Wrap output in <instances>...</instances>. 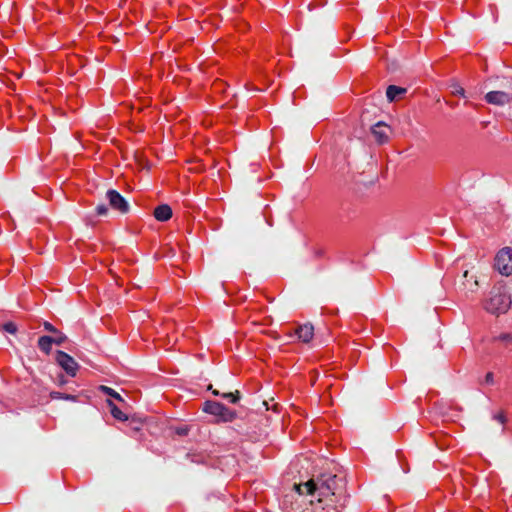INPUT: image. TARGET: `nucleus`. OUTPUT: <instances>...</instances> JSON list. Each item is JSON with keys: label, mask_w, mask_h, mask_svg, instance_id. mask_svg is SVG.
I'll list each match as a JSON object with an SVG mask.
<instances>
[{"label": "nucleus", "mask_w": 512, "mask_h": 512, "mask_svg": "<svg viewBox=\"0 0 512 512\" xmlns=\"http://www.w3.org/2000/svg\"><path fill=\"white\" fill-rule=\"evenodd\" d=\"M203 411L214 415L223 422H230L235 418V413L225 407L223 404L215 401H206L203 406Z\"/></svg>", "instance_id": "nucleus-4"}, {"label": "nucleus", "mask_w": 512, "mask_h": 512, "mask_svg": "<svg viewBox=\"0 0 512 512\" xmlns=\"http://www.w3.org/2000/svg\"><path fill=\"white\" fill-rule=\"evenodd\" d=\"M494 268L503 276L512 275V248L504 247L495 256Z\"/></svg>", "instance_id": "nucleus-3"}, {"label": "nucleus", "mask_w": 512, "mask_h": 512, "mask_svg": "<svg viewBox=\"0 0 512 512\" xmlns=\"http://www.w3.org/2000/svg\"><path fill=\"white\" fill-rule=\"evenodd\" d=\"M512 304L511 295L506 286L502 283L495 284L489 292L488 298L484 302V308L487 312L495 315L506 313Z\"/></svg>", "instance_id": "nucleus-2"}, {"label": "nucleus", "mask_w": 512, "mask_h": 512, "mask_svg": "<svg viewBox=\"0 0 512 512\" xmlns=\"http://www.w3.org/2000/svg\"><path fill=\"white\" fill-rule=\"evenodd\" d=\"M55 360L57 364L71 377H75L79 369L78 363L69 354L57 351Z\"/></svg>", "instance_id": "nucleus-5"}, {"label": "nucleus", "mask_w": 512, "mask_h": 512, "mask_svg": "<svg viewBox=\"0 0 512 512\" xmlns=\"http://www.w3.org/2000/svg\"><path fill=\"white\" fill-rule=\"evenodd\" d=\"M51 399H64L69 401H76V396L70 394H64L61 392L53 391L50 393Z\"/></svg>", "instance_id": "nucleus-16"}, {"label": "nucleus", "mask_w": 512, "mask_h": 512, "mask_svg": "<svg viewBox=\"0 0 512 512\" xmlns=\"http://www.w3.org/2000/svg\"><path fill=\"white\" fill-rule=\"evenodd\" d=\"M485 100L492 105L504 106L512 101V95L504 91H491L485 95Z\"/></svg>", "instance_id": "nucleus-7"}, {"label": "nucleus", "mask_w": 512, "mask_h": 512, "mask_svg": "<svg viewBox=\"0 0 512 512\" xmlns=\"http://www.w3.org/2000/svg\"><path fill=\"white\" fill-rule=\"evenodd\" d=\"M177 433L179 435H186L188 433V429L186 427H181L177 429Z\"/></svg>", "instance_id": "nucleus-25"}, {"label": "nucleus", "mask_w": 512, "mask_h": 512, "mask_svg": "<svg viewBox=\"0 0 512 512\" xmlns=\"http://www.w3.org/2000/svg\"><path fill=\"white\" fill-rule=\"evenodd\" d=\"M463 277L466 279V282L463 283L465 288L472 293L476 292L479 287L477 277L469 275L468 270L464 271Z\"/></svg>", "instance_id": "nucleus-11"}, {"label": "nucleus", "mask_w": 512, "mask_h": 512, "mask_svg": "<svg viewBox=\"0 0 512 512\" xmlns=\"http://www.w3.org/2000/svg\"><path fill=\"white\" fill-rule=\"evenodd\" d=\"M294 335H296L300 341L308 343L314 336V327L311 324L299 325L295 329Z\"/></svg>", "instance_id": "nucleus-9"}, {"label": "nucleus", "mask_w": 512, "mask_h": 512, "mask_svg": "<svg viewBox=\"0 0 512 512\" xmlns=\"http://www.w3.org/2000/svg\"><path fill=\"white\" fill-rule=\"evenodd\" d=\"M225 398H229L232 403H235L238 398L234 396L232 393H227L223 395Z\"/></svg>", "instance_id": "nucleus-24"}, {"label": "nucleus", "mask_w": 512, "mask_h": 512, "mask_svg": "<svg viewBox=\"0 0 512 512\" xmlns=\"http://www.w3.org/2000/svg\"><path fill=\"white\" fill-rule=\"evenodd\" d=\"M2 329L10 334H16V332L18 331L16 324L13 322H7L3 324Z\"/></svg>", "instance_id": "nucleus-17"}, {"label": "nucleus", "mask_w": 512, "mask_h": 512, "mask_svg": "<svg viewBox=\"0 0 512 512\" xmlns=\"http://www.w3.org/2000/svg\"><path fill=\"white\" fill-rule=\"evenodd\" d=\"M486 382L492 383L493 382V374L491 372L486 374Z\"/></svg>", "instance_id": "nucleus-26"}, {"label": "nucleus", "mask_w": 512, "mask_h": 512, "mask_svg": "<svg viewBox=\"0 0 512 512\" xmlns=\"http://www.w3.org/2000/svg\"><path fill=\"white\" fill-rule=\"evenodd\" d=\"M492 418L502 425H505V423L507 422L506 415L502 411L495 413Z\"/></svg>", "instance_id": "nucleus-20"}, {"label": "nucleus", "mask_w": 512, "mask_h": 512, "mask_svg": "<svg viewBox=\"0 0 512 512\" xmlns=\"http://www.w3.org/2000/svg\"><path fill=\"white\" fill-rule=\"evenodd\" d=\"M405 93H406V89L405 88H402V87H399V86H395V85H390L387 88L386 96H387V99L390 102H393V101H395L396 99H398L401 95H403Z\"/></svg>", "instance_id": "nucleus-12"}, {"label": "nucleus", "mask_w": 512, "mask_h": 512, "mask_svg": "<svg viewBox=\"0 0 512 512\" xmlns=\"http://www.w3.org/2000/svg\"><path fill=\"white\" fill-rule=\"evenodd\" d=\"M452 94L455 95V96L464 97L465 96V90L460 85L455 84V85L452 86Z\"/></svg>", "instance_id": "nucleus-19"}, {"label": "nucleus", "mask_w": 512, "mask_h": 512, "mask_svg": "<svg viewBox=\"0 0 512 512\" xmlns=\"http://www.w3.org/2000/svg\"><path fill=\"white\" fill-rule=\"evenodd\" d=\"M498 339L505 343H512V334H502L498 337Z\"/></svg>", "instance_id": "nucleus-23"}, {"label": "nucleus", "mask_w": 512, "mask_h": 512, "mask_svg": "<svg viewBox=\"0 0 512 512\" xmlns=\"http://www.w3.org/2000/svg\"><path fill=\"white\" fill-rule=\"evenodd\" d=\"M96 212H97V215L99 216H104L107 214L108 212V208L104 205V204H99L97 207H96Z\"/></svg>", "instance_id": "nucleus-21"}, {"label": "nucleus", "mask_w": 512, "mask_h": 512, "mask_svg": "<svg viewBox=\"0 0 512 512\" xmlns=\"http://www.w3.org/2000/svg\"><path fill=\"white\" fill-rule=\"evenodd\" d=\"M106 198L112 209L120 213H126L129 210L127 201L116 190L110 189L106 193Z\"/></svg>", "instance_id": "nucleus-6"}, {"label": "nucleus", "mask_w": 512, "mask_h": 512, "mask_svg": "<svg viewBox=\"0 0 512 512\" xmlns=\"http://www.w3.org/2000/svg\"><path fill=\"white\" fill-rule=\"evenodd\" d=\"M65 382H66V381H65V380H63V379H61V380H60V384H64Z\"/></svg>", "instance_id": "nucleus-27"}, {"label": "nucleus", "mask_w": 512, "mask_h": 512, "mask_svg": "<svg viewBox=\"0 0 512 512\" xmlns=\"http://www.w3.org/2000/svg\"><path fill=\"white\" fill-rule=\"evenodd\" d=\"M389 131L390 128L383 122H378L372 127V134L375 140L382 144L388 141L389 139Z\"/></svg>", "instance_id": "nucleus-8"}, {"label": "nucleus", "mask_w": 512, "mask_h": 512, "mask_svg": "<svg viewBox=\"0 0 512 512\" xmlns=\"http://www.w3.org/2000/svg\"><path fill=\"white\" fill-rule=\"evenodd\" d=\"M107 405L110 408L111 415L119 420V421H126L128 419L127 415L122 412L113 402L112 400H107Z\"/></svg>", "instance_id": "nucleus-14"}, {"label": "nucleus", "mask_w": 512, "mask_h": 512, "mask_svg": "<svg viewBox=\"0 0 512 512\" xmlns=\"http://www.w3.org/2000/svg\"><path fill=\"white\" fill-rule=\"evenodd\" d=\"M54 344L52 337L50 336H41L38 339V347L45 354H50L52 350V345Z\"/></svg>", "instance_id": "nucleus-13"}, {"label": "nucleus", "mask_w": 512, "mask_h": 512, "mask_svg": "<svg viewBox=\"0 0 512 512\" xmlns=\"http://www.w3.org/2000/svg\"><path fill=\"white\" fill-rule=\"evenodd\" d=\"M294 489L283 500L287 512H307L308 508L300 509L306 496L311 497V512H341L348 498L345 478L331 473H324L316 479L294 485Z\"/></svg>", "instance_id": "nucleus-1"}, {"label": "nucleus", "mask_w": 512, "mask_h": 512, "mask_svg": "<svg viewBox=\"0 0 512 512\" xmlns=\"http://www.w3.org/2000/svg\"><path fill=\"white\" fill-rule=\"evenodd\" d=\"M99 390L118 401H123V398L121 397V395L118 392H116L114 389H112L108 386L101 385L99 387Z\"/></svg>", "instance_id": "nucleus-15"}, {"label": "nucleus", "mask_w": 512, "mask_h": 512, "mask_svg": "<svg viewBox=\"0 0 512 512\" xmlns=\"http://www.w3.org/2000/svg\"><path fill=\"white\" fill-rule=\"evenodd\" d=\"M43 326H44V329L46 331H48V332H51V333H54V334L55 333H59V330L56 327H54L51 323H49L47 321L43 323Z\"/></svg>", "instance_id": "nucleus-22"}, {"label": "nucleus", "mask_w": 512, "mask_h": 512, "mask_svg": "<svg viewBox=\"0 0 512 512\" xmlns=\"http://www.w3.org/2000/svg\"><path fill=\"white\" fill-rule=\"evenodd\" d=\"M52 340L54 344L61 345L67 340V337L59 331V333H55V337H52Z\"/></svg>", "instance_id": "nucleus-18"}, {"label": "nucleus", "mask_w": 512, "mask_h": 512, "mask_svg": "<svg viewBox=\"0 0 512 512\" xmlns=\"http://www.w3.org/2000/svg\"><path fill=\"white\" fill-rule=\"evenodd\" d=\"M154 217L161 222L168 221L172 217V209L167 204H162L154 209Z\"/></svg>", "instance_id": "nucleus-10"}]
</instances>
